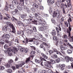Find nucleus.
<instances>
[{"mask_svg": "<svg viewBox=\"0 0 73 73\" xmlns=\"http://www.w3.org/2000/svg\"><path fill=\"white\" fill-rule=\"evenodd\" d=\"M34 69V72H33L34 73H35L36 72H37V68H33Z\"/></svg>", "mask_w": 73, "mask_h": 73, "instance_id": "50", "label": "nucleus"}, {"mask_svg": "<svg viewBox=\"0 0 73 73\" xmlns=\"http://www.w3.org/2000/svg\"><path fill=\"white\" fill-rule=\"evenodd\" d=\"M36 53V52L35 51H32L31 53V57H33L34 56V55Z\"/></svg>", "mask_w": 73, "mask_h": 73, "instance_id": "21", "label": "nucleus"}, {"mask_svg": "<svg viewBox=\"0 0 73 73\" xmlns=\"http://www.w3.org/2000/svg\"><path fill=\"white\" fill-rule=\"evenodd\" d=\"M64 24L67 27H69V26H68V22H64Z\"/></svg>", "mask_w": 73, "mask_h": 73, "instance_id": "60", "label": "nucleus"}, {"mask_svg": "<svg viewBox=\"0 0 73 73\" xmlns=\"http://www.w3.org/2000/svg\"><path fill=\"white\" fill-rule=\"evenodd\" d=\"M5 69V68H4V66H0V70H3V69Z\"/></svg>", "mask_w": 73, "mask_h": 73, "instance_id": "48", "label": "nucleus"}, {"mask_svg": "<svg viewBox=\"0 0 73 73\" xmlns=\"http://www.w3.org/2000/svg\"><path fill=\"white\" fill-rule=\"evenodd\" d=\"M71 31L67 30V33H68V36L70 38H71V40H70V41H72L73 42V36H71V34H70V32Z\"/></svg>", "mask_w": 73, "mask_h": 73, "instance_id": "7", "label": "nucleus"}, {"mask_svg": "<svg viewBox=\"0 0 73 73\" xmlns=\"http://www.w3.org/2000/svg\"><path fill=\"white\" fill-rule=\"evenodd\" d=\"M32 23L33 24H36V25H37V23L38 24V21H35L34 20V21H32Z\"/></svg>", "mask_w": 73, "mask_h": 73, "instance_id": "33", "label": "nucleus"}, {"mask_svg": "<svg viewBox=\"0 0 73 73\" xmlns=\"http://www.w3.org/2000/svg\"><path fill=\"white\" fill-rule=\"evenodd\" d=\"M70 58V57H69L68 56H66L65 57V59L67 62H68L69 61Z\"/></svg>", "mask_w": 73, "mask_h": 73, "instance_id": "23", "label": "nucleus"}, {"mask_svg": "<svg viewBox=\"0 0 73 73\" xmlns=\"http://www.w3.org/2000/svg\"><path fill=\"white\" fill-rule=\"evenodd\" d=\"M24 9L26 11V12H29V11H30L29 9L27 7H24Z\"/></svg>", "mask_w": 73, "mask_h": 73, "instance_id": "22", "label": "nucleus"}, {"mask_svg": "<svg viewBox=\"0 0 73 73\" xmlns=\"http://www.w3.org/2000/svg\"><path fill=\"white\" fill-rule=\"evenodd\" d=\"M50 61L51 62V63L52 64H54L56 63V61L54 60H53L52 59L50 60Z\"/></svg>", "mask_w": 73, "mask_h": 73, "instance_id": "29", "label": "nucleus"}, {"mask_svg": "<svg viewBox=\"0 0 73 73\" xmlns=\"http://www.w3.org/2000/svg\"><path fill=\"white\" fill-rule=\"evenodd\" d=\"M8 51L9 52H11V53H9V56H11L12 54V52H14V53H15V52H17V49L15 48V49H11V48H9L8 49Z\"/></svg>", "mask_w": 73, "mask_h": 73, "instance_id": "4", "label": "nucleus"}, {"mask_svg": "<svg viewBox=\"0 0 73 73\" xmlns=\"http://www.w3.org/2000/svg\"><path fill=\"white\" fill-rule=\"evenodd\" d=\"M6 17H7V19H10V18H11V16L9 14H6Z\"/></svg>", "mask_w": 73, "mask_h": 73, "instance_id": "38", "label": "nucleus"}, {"mask_svg": "<svg viewBox=\"0 0 73 73\" xmlns=\"http://www.w3.org/2000/svg\"><path fill=\"white\" fill-rule=\"evenodd\" d=\"M35 40V38H30L28 39H27L26 41V43H27V44H28V42H33Z\"/></svg>", "mask_w": 73, "mask_h": 73, "instance_id": "6", "label": "nucleus"}, {"mask_svg": "<svg viewBox=\"0 0 73 73\" xmlns=\"http://www.w3.org/2000/svg\"><path fill=\"white\" fill-rule=\"evenodd\" d=\"M69 27H68V30L69 31H72V28L71 27H72V26L70 25V23L69 24Z\"/></svg>", "mask_w": 73, "mask_h": 73, "instance_id": "40", "label": "nucleus"}, {"mask_svg": "<svg viewBox=\"0 0 73 73\" xmlns=\"http://www.w3.org/2000/svg\"><path fill=\"white\" fill-rule=\"evenodd\" d=\"M30 47H31V48H32V49H33V50H36V48H35V46H31Z\"/></svg>", "mask_w": 73, "mask_h": 73, "instance_id": "53", "label": "nucleus"}, {"mask_svg": "<svg viewBox=\"0 0 73 73\" xmlns=\"http://www.w3.org/2000/svg\"><path fill=\"white\" fill-rule=\"evenodd\" d=\"M41 54L42 55V57L44 58V59L45 58V59H47V58H48V56L43 53H41Z\"/></svg>", "mask_w": 73, "mask_h": 73, "instance_id": "16", "label": "nucleus"}, {"mask_svg": "<svg viewBox=\"0 0 73 73\" xmlns=\"http://www.w3.org/2000/svg\"><path fill=\"white\" fill-rule=\"evenodd\" d=\"M11 64L9 63L8 62L6 65V66L7 67V68H9L10 67V66H11Z\"/></svg>", "mask_w": 73, "mask_h": 73, "instance_id": "43", "label": "nucleus"}, {"mask_svg": "<svg viewBox=\"0 0 73 73\" xmlns=\"http://www.w3.org/2000/svg\"><path fill=\"white\" fill-rule=\"evenodd\" d=\"M56 41V42L55 43V45H56L57 46H58V40H57Z\"/></svg>", "mask_w": 73, "mask_h": 73, "instance_id": "51", "label": "nucleus"}, {"mask_svg": "<svg viewBox=\"0 0 73 73\" xmlns=\"http://www.w3.org/2000/svg\"><path fill=\"white\" fill-rule=\"evenodd\" d=\"M8 63L11 64V65H12V63H13V60L12 59H11L10 60L8 61Z\"/></svg>", "mask_w": 73, "mask_h": 73, "instance_id": "35", "label": "nucleus"}, {"mask_svg": "<svg viewBox=\"0 0 73 73\" xmlns=\"http://www.w3.org/2000/svg\"><path fill=\"white\" fill-rule=\"evenodd\" d=\"M68 45L69 46L70 48V49H73V47L69 44V43H68Z\"/></svg>", "mask_w": 73, "mask_h": 73, "instance_id": "45", "label": "nucleus"}, {"mask_svg": "<svg viewBox=\"0 0 73 73\" xmlns=\"http://www.w3.org/2000/svg\"><path fill=\"white\" fill-rule=\"evenodd\" d=\"M68 23L69 24V23H70V22H72V19L70 17H69V19L68 20Z\"/></svg>", "mask_w": 73, "mask_h": 73, "instance_id": "42", "label": "nucleus"}, {"mask_svg": "<svg viewBox=\"0 0 73 73\" xmlns=\"http://www.w3.org/2000/svg\"><path fill=\"white\" fill-rule=\"evenodd\" d=\"M8 73H11L12 72V70L11 69H9L7 70Z\"/></svg>", "mask_w": 73, "mask_h": 73, "instance_id": "28", "label": "nucleus"}, {"mask_svg": "<svg viewBox=\"0 0 73 73\" xmlns=\"http://www.w3.org/2000/svg\"><path fill=\"white\" fill-rule=\"evenodd\" d=\"M31 62V58L29 57L26 58V60L25 61L26 63H29Z\"/></svg>", "mask_w": 73, "mask_h": 73, "instance_id": "18", "label": "nucleus"}, {"mask_svg": "<svg viewBox=\"0 0 73 73\" xmlns=\"http://www.w3.org/2000/svg\"><path fill=\"white\" fill-rule=\"evenodd\" d=\"M56 54H59L60 55V56H63V54L61 53L60 52H59L58 51V50H57V52H56Z\"/></svg>", "mask_w": 73, "mask_h": 73, "instance_id": "34", "label": "nucleus"}, {"mask_svg": "<svg viewBox=\"0 0 73 73\" xmlns=\"http://www.w3.org/2000/svg\"><path fill=\"white\" fill-rule=\"evenodd\" d=\"M31 11L33 12H33H35V9H34L33 8H31Z\"/></svg>", "mask_w": 73, "mask_h": 73, "instance_id": "49", "label": "nucleus"}, {"mask_svg": "<svg viewBox=\"0 0 73 73\" xmlns=\"http://www.w3.org/2000/svg\"><path fill=\"white\" fill-rule=\"evenodd\" d=\"M44 65L45 68H47V69H48V68H49V65L46 62H44Z\"/></svg>", "mask_w": 73, "mask_h": 73, "instance_id": "24", "label": "nucleus"}, {"mask_svg": "<svg viewBox=\"0 0 73 73\" xmlns=\"http://www.w3.org/2000/svg\"><path fill=\"white\" fill-rule=\"evenodd\" d=\"M33 7L36 8H38V5L36 4H34L33 5Z\"/></svg>", "mask_w": 73, "mask_h": 73, "instance_id": "36", "label": "nucleus"}, {"mask_svg": "<svg viewBox=\"0 0 73 73\" xmlns=\"http://www.w3.org/2000/svg\"><path fill=\"white\" fill-rule=\"evenodd\" d=\"M5 37L7 39H9L10 36L9 34H6L5 35Z\"/></svg>", "mask_w": 73, "mask_h": 73, "instance_id": "31", "label": "nucleus"}, {"mask_svg": "<svg viewBox=\"0 0 73 73\" xmlns=\"http://www.w3.org/2000/svg\"><path fill=\"white\" fill-rule=\"evenodd\" d=\"M60 17H62V18L61 19V22H60V24H61V25H62V24H63V22H62L63 21H64V17H63L61 16V15H60V16H59Z\"/></svg>", "mask_w": 73, "mask_h": 73, "instance_id": "26", "label": "nucleus"}, {"mask_svg": "<svg viewBox=\"0 0 73 73\" xmlns=\"http://www.w3.org/2000/svg\"><path fill=\"white\" fill-rule=\"evenodd\" d=\"M52 16L53 17H57V18H60V12L58 10L54 11L53 14Z\"/></svg>", "mask_w": 73, "mask_h": 73, "instance_id": "5", "label": "nucleus"}, {"mask_svg": "<svg viewBox=\"0 0 73 73\" xmlns=\"http://www.w3.org/2000/svg\"><path fill=\"white\" fill-rule=\"evenodd\" d=\"M48 73H53V72H52V70L50 69H49L48 71Z\"/></svg>", "mask_w": 73, "mask_h": 73, "instance_id": "62", "label": "nucleus"}, {"mask_svg": "<svg viewBox=\"0 0 73 73\" xmlns=\"http://www.w3.org/2000/svg\"><path fill=\"white\" fill-rule=\"evenodd\" d=\"M58 56L55 53H54V54L53 55V56H51V58H57V57Z\"/></svg>", "mask_w": 73, "mask_h": 73, "instance_id": "12", "label": "nucleus"}, {"mask_svg": "<svg viewBox=\"0 0 73 73\" xmlns=\"http://www.w3.org/2000/svg\"><path fill=\"white\" fill-rule=\"evenodd\" d=\"M8 29H9V28L8 27V25H5L3 28V30L5 32H7Z\"/></svg>", "mask_w": 73, "mask_h": 73, "instance_id": "9", "label": "nucleus"}, {"mask_svg": "<svg viewBox=\"0 0 73 73\" xmlns=\"http://www.w3.org/2000/svg\"><path fill=\"white\" fill-rule=\"evenodd\" d=\"M64 38H65V39H66L68 38V36L66 35H63Z\"/></svg>", "mask_w": 73, "mask_h": 73, "instance_id": "59", "label": "nucleus"}, {"mask_svg": "<svg viewBox=\"0 0 73 73\" xmlns=\"http://www.w3.org/2000/svg\"><path fill=\"white\" fill-rule=\"evenodd\" d=\"M12 14L13 16H14V15H15L16 14V12L15 11H12Z\"/></svg>", "mask_w": 73, "mask_h": 73, "instance_id": "63", "label": "nucleus"}, {"mask_svg": "<svg viewBox=\"0 0 73 73\" xmlns=\"http://www.w3.org/2000/svg\"><path fill=\"white\" fill-rule=\"evenodd\" d=\"M10 7L11 9H14V6L13 5H10Z\"/></svg>", "mask_w": 73, "mask_h": 73, "instance_id": "44", "label": "nucleus"}, {"mask_svg": "<svg viewBox=\"0 0 73 73\" xmlns=\"http://www.w3.org/2000/svg\"><path fill=\"white\" fill-rule=\"evenodd\" d=\"M34 37H35V40H40L41 39V38L38 36H35Z\"/></svg>", "mask_w": 73, "mask_h": 73, "instance_id": "27", "label": "nucleus"}, {"mask_svg": "<svg viewBox=\"0 0 73 73\" xmlns=\"http://www.w3.org/2000/svg\"><path fill=\"white\" fill-rule=\"evenodd\" d=\"M57 50L56 49H54L53 50H50L49 51V53L50 55H51L52 54H53L54 53L56 52H57Z\"/></svg>", "mask_w": 73, "mask_h": 73, "instance_id": "8", "label": "nucleus"}, {"mask_svg": "<svg viewBox=\"0 0 73 73\" xmlns=\"http://www.w3.org/2000/svg\"><path fill=\"white\" fill-rule=\"evenodd\" d=\"M53 40H54L55 41H57V40H58V39H57V38L56 36H54L53 38Z\"/></svg>", "mask_w": 73, "mask_h": 73, "instance_id": "47", "label": "nucleus"}, {"mask_svg": "<svg viewBox=\"0 0 73 73\" xmlns=\"http://www.w3.org/2000/svg\"><path fill=\"white\" fill-rule=\"evenodd\" d=\"M67 52L68 54H70L72 53V50H71L68 49L67 51Z\"/></svg>", "mask_w": 73, "mask_h": 73, "instance_id": "32", "label": "nucleus"}, {"mask_svg": "<svg viewBox=\"0 0 73 73\" xmlns=\"http://www.w3.org/2000/svg\"><path fill=\"white\" fill-rule=\"evenodd\" d=\"M34 44H35V45H38L39 44L37 40H35L34 41Z\"/></svg>", "mask_w": 73, "mask_h": 73, "instance_id": "39", "label": "nucleus"}, {"mask_svg": "<svg viewBox=\"0 0 73 73\" xmlns=\"http://www.w3.org/2000/svg\"><path fill=\"white\" fill-rule=\"evenodd\" d=\"M66 2L68 3L67 5L68 7H70L72 6V3L70 2V0H66Z\"/></svg>", "mask_w": 73, "mask_h": 73, "instance_id": "11", "label": "nucleus"}, {"mask_svg": "<svg viewBox=\"0 0 73 73\" xmlns=\"http://www.w3.org/2000/svg\"><path fill=\"white\" fill-rule=\"evenodd\" d=\"M33 16L31 15L30 16L29 18V20H30V21H31V20H33Z\"/></svg>", "mask_w": 73, "mask_h": 73, "instance_id": "46", "label": "nucleus"}, {"mask_svg": "<svg viewBox=\"0 0 73 73\" xmlns=\"http://www.w3.org/2000/svg\"><path fill=\"white\" fill-rule=\"evenodd\" d=\"M46 25H47V27H44V26H41V27L40 28L42 31H43L45 30V28H45L46 29L47 27H48V25L47 24H46Z\"/></svg>", "mask_w": 73, "mask_h": 73, "instance_id": "15", "label": "nucleus"}, {"mask_svg": "<svg viewBox=\"0 0 73 73\" xmlns=\"http://www.w3.org/2000/svg\"><path fill=\"white\" fill-rule=\"evenodd\" d=\"M9 8L8 7L5 6V11H8Z\"/></svg>", "mask_w": 73, "mask_h": 73, "instance_id": "57", "label": "nucleus"}, {"mask_svg": "<svg viewBox=\"0 0 73 73\" xmlns=\"http://www.w3.org/2000/svg\"><path fill=\"white\" fill-rule=\"evenodd\" d=\"M11 20L13 21H14L15 20L16 21H17V19L14 18V17H13V18H11Z\"/></svg>", "mask_w": 73, "mask_h": 73, "instance_id": "41", "label": "nucleus"}, {"mask_svg": "<svg viewBox=\"0 0 73 73\" xmlns=\"http://www.w3.org/2000/svg\"><path fill=\"white\" fill-rule=\"evenodd\" d=\"M6 24L7 25H9V26L10 28H12V31L11 32L12 33H15V28L14 27V26L10 22H6Z\"/></svg>", "mask_w": 73, "mask_h": 73, "instance_id": "3", "label": "nucleus"}, {"mask_svg": "<svg viewBox=\"0 0 73 73\" xmlns=\"http://www.w3.org/2000/svg\"><path fill=\"white\" fill-rule=\"evenodd\" d=\"M42 40L46 42V39L45 38L43 37L42 38Z\"/></svg>", "mask_w": 73, "mask_h": 73, "instance_id": "64", "label": "nucleus"}, {"mask_svg": "<svg viewBox=\"0 0 73 73\" xmlns=\"http://www.w3.org/2000/svg\"><path fill=\"white\" fill-rule=\"evenodd\" d=\"M47 62L48 63V64L49 65V66H48V69H53V67L52 66V64L50 62Z\"/></svg>", "mask_w": 73, "mask_h": 73, "instance_id": "14", "label": "nucleus"}, {"mask_svg": "<svg viewBox=\"0 0 73 73\" xmlns=\"http://www.w3.org/2000/svg\"><path fill=\"white\" fill-rule=\"evenodd\" d=\"M12 4L14 5H18L19 2L15 0H13L12 2Z\"/></svg>", "mask_w": 73, "mask_h": 73, "instance_id": "17", "label": "nucleus"}, {"mask_svg": "<svg viewBox=\"0 0 73 73\" xmlns=\"http://www.w3.org/2000/svg\"><path fill=\"white\" fill-rule=\"evenodd\" d=\"M56 32L54 30H53L51 32V34L53 36H56Z\"/></svg>", "mask_w": 73, "mask_h": 73, "instance_id": "25", "label": "nucleus"}, {"mask_svg": "<svg viewBox=\"0 0 73 73\" xmlns=\"http://www.w3.org/2000/svg\"><path fill=\"white\" fill-rule=\"evenodd\" d=\"M17 25L20 26V27H24V24L23 23L19 21H17Z\"/></svg>", "mask_w": 73, "mask_h": 73, "instance_id": "13", "label": "nucleus"}, {"mask_svg": "<svg viewBox=\"0 0 73 73\" xmlns=\"http://www.w3.org/2000/svg\"><path fill=\"white\" fill-rule=\"evenodd\" d=\"M47 3H48V5H52V3H51L50 2L49 0H47Z\"/></svg>", "mask_w": 73, "mask_h": 73, "instance_id": "58", "label": "nucleus"}, {"mask_svg": "<svg viewBox=\"0 0 73 73\" xmlns=\"http://www.w3.org/2000/svg\"><path fill=\"white\" fill-rule=\"evenodd\" d=\"M19 5L17 7V8L18 9L19 11H22L23 9L22 7V6H21V3H19Z\"/></svg>", "mask_w": 73, "mask_h": 73, "instance_id": "10", "label": "nucleus"}, {"mask_svg": "<svg viewBox=\"0 0 73 73\" xmlns=\"http://www.w3.org/2000/svg\"><path fill=\"white\" fill-rule=\"evenodd\" d=\"M21 17L22 19H24L25 17V15H21Z\"/></svg>", "mask_w": 73, "mask_h": 73, "instance_id": "56", "label": "nucleus"}, {"mask_svg": "<svg viewBox=\"0 0 73 73\" xmlns=\"http://www.w3.org/2000/svg\"><path fill=\"white\" fill-rule=\"evenodd\" d=\"M37 18L39 20L38 24L39 25L42 26V27H43V26L44 27H47V25L46 24V22L45 20L42 19L41 17L39 15Z\"/></svg>", "mask_w": 73, "mask_h": 73, "instance_id": "1", "label": "nucleus"}, {"mask_svg": "<svg viewBox=\"0 0 73 73\" xmlns=\"http://www.w3.org/2000/svg\"><path fill=\"white\" fill-rule=\"evenodd\" d=\"M39 59L40 60H38L37 59H36L35 60V61L36 63H37L38 64H40V65H41V66H44L42 64V63L43 62L42 61H46V60H45L44 58H43L42 57H40L39 58Z\"/></svg>", "mask_w": 73, "mask_h": 73, "instance_id": "2", "label": "nucleus"}, {"mask_svg": "<svg viewBox=\"0 0 73 73\" xmlns=\"http://www.w3.org/2000/svg\"><path fill=\"white\" fill-rule=\"evenodd\" d=\"M16 67L17 69H19V67H20V64L16 65Z\"/></svg>", "mask_w": 73, "mask_h": 73, "instance_id": "54", "label": "nucleus"}, {"mask_svg": "<svg viewBox=\"0 0 73 73\" xmlns=\"http://www.w3.org/2000/svg\"><path fill=\"white\" fill-rule=\"evenodd\" d=\"M56 61L57 62H59L60 61V58H58L56 60Z\"/></svg>", "mask_w": 73, "mask_h": 73, "instance_id": "52", "label": "nucleus"}, {"mask_svg": "<svg viewBox=\"0 0 73 73\" xmlns=\"http://www.w3.org/2000/svg\"><path fill=\"white\" fill-rule=\"evenodd\" d=\"M33 30L31 29L30 30H28L27 32V33L28 34V35H31V34H32V33H33Z\"/></svg>", "mask_w": 73, "mask_h": 73, "instance_id": "20", "label": "nucleus"}, {"mask_svg": "<svg viewBox=\"0 0 73 73\" xmlns=\"http://www.w3.org/2000/svg\"><path fill=\"white\" fill-rule=\"evenodd\" d=\"M4 48L5 49H8V45H7V44H5L4 46Z\"/></svg>", "mask_w": 73, "mask_h": 73, "instance_id": "55", "label": "nucleus"}, {"mask_svg": "<svg viewBox=\"0 0 73 73\" xmlns=\"http://www.w3.org/2000/svg\"><path fill=\"white\" fill-rule=\"evenodd\" d=\"M25 49L24 47H21V48L20 49V52H25Z\"/></svg>", "mask_w": 73, "mask_h": 73, "instance_id": "37", "label": "nucleus"}, {"mask_svg": "<svg viewBox=\"0 0 73 73\" xmlns=\"http://www.w3.org/2000/svg\"><path fill=\"white\" fill-rule=\"evenodd\" d=\"M25 53H28V49L27 48H25Z\"/></svg>", "mask_w": 73, "mask_h": 73, "instance_id": "61", "label": "nucleus"}, {"mask_svg": "<svg viewBox=\"0 0 73 73\" xmlns=\"http://www.w3.org/2000/svg\"><path fill=\"white\" fill-rule=\"evenodd\" d=\"M25 63V62H21V63L20 64V67H22L23 65H24Z\"/></svg>", "mask_w": 73, "mask_h": 73, "instance_id": "30", "label": "nucleus"}, {"mask_svg": "<svg viewBox=\"0 0 73 73\" xmlns=\"http://www.w3.org/2000/svg\"><path fill=\"white\" fill-rule=\"evenodd\" d=\"M60 48L61 50H66L67 49V47L66 46H60Z\"/></svg>", "mask_w": 73, "mask_h": 73, "instance_id": "19", "label": "nucleus"}]
</instances>
